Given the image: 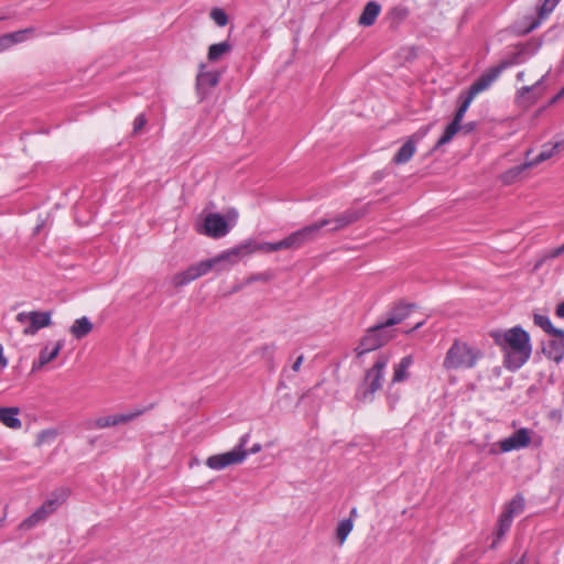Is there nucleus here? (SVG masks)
<instances>
[{
	"label": "nucleus",
	"instance_id": "f257e3e1",
	"mask_svg": "<svg viewBox=\"0 0 564 564\" xmlns=\"http://www.w3.org/2000/svg\"><path fill=\"white\" fill-rule=\"evenodd\" d=\"M490 337L505 354L503 365L508 370L520 369L530 358V335L520 326L507 330H492Z\"/></svg>",
	"mask_w": 564,
	"mask_h": 564
},
{
	"label": "nucleus",
	"instance_id": "f03ea898",
	"mask_svg": "<svg viewBox=\"0 0 564 564\" xmlns=\"http://www.w3.org/2000/svg\"><path fill=\"white\" fill-rule=\"evenodd\" d=\"M329 224L330 220H327V218L321 219L317 223L293 231L288 237L276 242H259L256 239H248L243 242L248 256L257 251L271 253L283 249L297 250L314 241L319 236L321 229Z\"/></svg>",
	"mask_w": 564,
	"mask_h": 564
},
{
	"label": "nucleus",
	"instance_id": "7ed1b4c3",
	"mask_svg": "<svg viewBox=\"0 0 564 564\" xmlns=\"http://www.w3.org/2000/svg\"><path fill=\"white\" fill-rule=\"evenodd\" d=\"M246 256H248V253L245 247V242H242L213 259L203 260L198 263L188 267L186 270L176 273L172 279V283L175 288H182L191 283L192 281L207 274L217 263L221 261H229L230 263H236L239 259Z\"/></svg>",
	"mask_w": 564,
	"mask_h": 564
},
{
	"label": "nucleus",
	"instance_id": "20e7f679",
	"mask_svg": "<svg viewBox=\"0 0 564 564\" xmlns=\"http://www.w3.org/2000/svg\"><path fill=\"white\" fill-rule=\"evenodd\" d=\"M484 357V352L466 341L455 339L443 360L446 370L471 369Z\"/></svg>",
	"mask_w": 564,
	"mask_h": 564
},
{
	"label": "nucleus",
	"instance_id": "39448f33",
	"mask_svg": "<svg viewBox=\"0 0 564 564\" xmlns=\"http://www.w3.org/2000/svg\"><path fill=\"white\" fill-rule=\"evenodd\" d=\"M389 362V356L380 355L373 366L368 369L365 377L356 391L357 400L361 402H371L375 394L382 388L384 380V370Z\"/></svg>",
	"mask_w": 564,
	"mask_h": 564
},
{
	"label": "nucleus",
	"instance_id": "423d86ee",
	"mask_svg": "<svg viewBox=\"0 0 564 564\" xmlns=\"http://www.w3.org/2000/svg\"><path fill=\"white\" fill-rule=\"evenodd\" d=\"M250 434H243L239 443L229 452L212 455L206 459V466L214 470H221L230 465L242 463L248 454H257L261 451L262 446L256 443L249 451L245 449L249 441Z\"/></svg>",
	"mask_w": 564,
	"mask_h": 564
},
{
	"label": "nucleus",
	"instance_id": "0eeeda50",
	"mask_svg": "<svg viewBox=\"0 0 564 564\" xmlns=\"http://www.w3.org/2000/svg\"><path fill=\"white\" fill-rule=\"evenodd\" d=\"M394 329H387L380 323L369 327L355 349L357 357L381 348L394 338Z\"/></svg>",
	"mask_w": 564,
	"mask_h": 564
},
{
	"label": "nucleus",
	"instance_id": "6e6552de",
	"mask_svg": "<svg viewBox=\"0 0 564 564\" xmlns=\"http://www.w3.org/2000/svg\"><path fill=\"white\" fill-rule=\"evenodd\" d=\"M17 321L21 324H30L23 329L24 335H34L41 328L48 327L52 324L51 312H21L17 315Z\"/></svg>",
	"mask_w": 564,
	"mask_h": 564
},
{
	"label": "nucleus",
	"instance_id": "1a4fd4ad",
	"mask_svg": "<svg viewBox=\"0 0 564 564\" xmlns=\"http://www.w3.org/2000/svg\"><path fill=\"white\" fill-rule=\"evenodd\" d=\"M230 230V226L220 214L210 213L205 217L203 232L212 238H221Z\"/></svg>",
	"mask_w": 564,
	"mask_h": 564
},
{
	"label": "nucleus",
	"instance_id": "9d476101",
	"mask_svg": "<svg viewBox=\"0 0 564 564\" xmlns=\"http://www.w3.org/2000/svg\"><path fill=\"white\" fill-rule=\"evenodd\" d=\"M414 307V304L398 302L387 313V317L379 323L384 328L392 329L393 326L401 324L405 318H408Z\"/></svg>",
	"mask_w": 564,
	"mask_h": 564
},
{
	"label": "nucleus",
	"instance_id": "9b49d317",
	"mask_svg": "<svg viewBox=\"0 0 564 564\" xmlns=\"http://www.w3.org/2000/svg\"><path fill=\"white\" fill-rule=\"evenodd\" d=\"M531 443L530 430L522 427L516 431L512 435L499 442L500 449L505 453L517 451L529 446Z\"/></svg>",
	"mask_w": 564,
	"mask_h": 564
},
{
	"label": "nucleus",
	"instance_id": "f8f14e48",
	"mask_svg": "<svg viewBox=\"0 0 564 564\" xmlns=\"http://www.w3.org/2000/svg\"><path fill=\"white\" fill-rule=\"evenodd\" d=\"M501 73L496 66L490 67L484 72L468 88L467 94L475 98L478 94L488 89L494 82H496Z\"/></svg>",
	"mask_w": 564,
	"mask_h": 564
},
{
	"label": "nucleus",
	"instance_id": "ddd939ff",
	"mask_svg": "<svg viewBox=\"0 0 564 564\" xmlns=\"http://www.w3.org/2000/svg\"><path fill=\"white\" fill-rule=\"evenodd\" d=\"M205 67L206 65L202 63L196 76V87L202 94H207L210 88L216 87L220 79V74L218 72H207L205 70Z\"/></svg>",
	"mask_w": 564,
	"mask_h": 564
},
{
	"label": "nucleus",
	"instance_id": "4468645a",
	"mask_svg": "<svg viewBox=\"0 0 564 564\" xmlns=\"http://www.w3.org/2000/svg\"><path fill=\"white\" fill-rule=\"evenodd\" d=\"M365 209H357V208H348L343 214L338 215L337 217L329 219L330 224L334 225L329 231H338L355 221L359 220L365 215Z\"/></svg>",
	"mask_w": 564,
	"mask_h": 564
},
{
	"label": "nucleus",
	"instance_id": "2eb2a0df",
	"mask_svg": "<svg viewBox=\"0 0 564 564\" xmlns=\"http://www.w3.org/2000/svg\"><path fill=\"white\" fill-rule=\"evenodd\" d=\"M564 150V138L543 144L541 152L531 161H528L524 166H534L543 161H546Z\"/></svg>",
	"mask_w": 564,
	"mask_h": 564
},
{
	"label": "nucleus",
	"instance_id": "dca6fc26",
	"mask_svg": "<svg viewBox=\"0 0 564 564\" xmlns=\"http://www.w3.org/2000/svg\"><path fill=\"white\" fill-rule=\"evenodd\" d=\"M542 351L547 359L560 364L564 359V338L549 339L543 343Z\"/></svg>",
	"mask_w": 564,
	"mask_h": 564
},
{
	"label": "nucleus",
	"instance_id": "f3484780",
	"mask_svg": "<svg viewBox=\"0 0 564 564\" xmlns=\"http://www.w3.org/2000/svg\"><path fill=\"white\" fill-rule=\"evenodd\" d=\"M70 495V490L66 487H59L53 490L47 499L42 503V507L52 514L57 510V508L66 501L68 496Z\"/></svg>",
	"mask_w": 564,
	"mask_h": 564
},
{
	"label": "nucleus",
	"instance_id": "a211bd4d",
	"mask_svg": "<svg viewBox=\"0 0 564 564\" xmlns=\"http://www.w3.org/2000/svg\"><path fill=\"white\" fill-rule=\"evenodd\" d=\"M380 11H381V6L377 1L367 2L359 19H358L359 25H362V26L373 25Z\"/></svg>",
	"mask_w": 564,
	"mask_h": 564
},
{
	"label": "nucleus",
	"instance_id": "6ab92c4d",
	"mask_svg": "<svg viewBox=\"0 0 564 564\" xmlns=\"http://www.w3.org/2000/svg\"><path fill=\"white\" fill-rule=\"evenodd\" d=\"M94 328L93 323L87 316L76 318L69 328V333L76 339L86 337Z\"/></svg>",
	"mask_w": 564,
	"mask_h": 564
},
{
	"label": "nucleus",
	"instance_id": "aec40b11",
	"mask_svg": "<svg viewBox=\"0 0 564 564\" xmlns=\"http://www.w3.org/2000/svg\"><path fill=\"white\" fill-rule=\"evenodd\" d=\"M63 346H64L63 340H58L52 349H48V347L45 346L40 351L37 361H35L33 364V369L41 368V367L45 366L46 364H48L50 361H52L53 359H55L58 356Z\"/></svg>",
	"mask_w": 564,
	"mask_h": 564
},
{
	"label": "nucleus",
	"instance_id": "412c9836",
	"mask_svg": "<svg viewBox=\"0 0 564 564\" xmlns=\"http://www.w3.org/2000/svg\"><path fill=\"white\" fill-rule=\"evenodd\" d=\"M19 408H0V422L10 429H20L21 420L18 417Z\"/></svg>",
	"mask_w": 564,
	"mask_h": 564
},
{
	"label": "nucleus",
	"instance_id": "4be33fe9",
	"mask_svg": "<svg viewBox=\"0 0 564 564\" xmlns=\"http://www.w3.org/2000/svg\"><path fill=\"white\" fill-rule=\"evenodd\" d=\"M416 151L414 137H411L395 153L392 161L395 164H404L411 160Z\"/></svg>",
	"mask_w": 564,
	"mask_h": 564
},
{
	"label": "nucleus",
	"instance_id": "5701e85b",
	"mask_svg": "<svg viewBox=\"0 0 564 564\" xmlns=\"http://www.w3.org/2000/svg\"><path fill=\"white\" fill-rule=\"evenodd\" d=\"M413 365V357L411 355L404 356L398 365L394 366V372L392 377L393 383H399L409 378V368Z\"/></svg>",
	"mask_w": 564,
	"mask_h": 564
},
{
	"label": "nucleus",
	"instance_id": "b1692460",
	"mask_svg": "<svg viewBox=\"0 0 564 564\" xmlns=\"http://www.w3.org/2000/svg\"><path fill=\"white\" fill-rule=\"evenodd\" d=\"M561 0H541V4L538 8V20H535L529 28V31L536 29L540 22L546 19L551 12L556 8Z\"/></svg>",
	"mask_w": 564,
	"mask_h": 564
},
{
	"label": "nucleus",
	"instance_id": "393cba45",
	"mask_svg": "<svg viewBox=\"0 0 564 564\" xmlns=\"http://www.w3.org/2000/svg\"><path fill=\"white\" fill-rule=\"evenodd\" d=\"M534 324L541 327L545 333L549 335H552L554 337H561L564 338V329L556 328L551 323L549 316L541 315V314H534L533 316Z\"/></svg>",
	"mask_w": 564,
	"mask_h": 564
},
{
	"label": "nucleus",
	"instance_id": "a878e982",
	"mask_svg": "<svg viewBox=\"0 0 564 564\" xmlns=\"http://www.w3.org/2000/svg\"><path fill=\"white\" fill-rule=\"evenodd\" d=\"M231 50H232V46L228 41L212 44L208 48L207 58L209 62H217L224 55L230 53Z\"/></svg>",
	"mask_w": 564,
	"mask_h": 564
},
{
	"label": "nucleus",
	"instance_id": "bb28decb",
	"mask_svg": "<svg viewBox=\"0 0 564 564\" xmlns=\"http://www.w3.org/2000/svg\"><path fill=\"white\" fill-rule=\"evenodd\" d=\"M482 554H484V551L480 547L475 546V545H468L462 552L456 564H460V563L475 564L480 560Z\"/></svg>",
	"mask_w": 564,
	"mask_h": 564
},
{
	"label": "nucleus",
	"instance_id": "cd10ccee",
	"mask_svg": "<svg viewBox=\"0 0 564 564\" xmlns=\"http://www.w3.org/2000/svg\"><path fill=\"white\" fill-rule=\"evenodd\" d=\"M48 516L50 513L41 506L32 514H30L26 519L22 521L21 528L24 530H30L40 522L46 520Z\"/></svg>",
	"mask_w": 564,
	"mask_h": 564
},
{
	"label": "nucleus",
	"instance_id": "c85d7f7f",
	"mask_svg": "<svg viewBox=\"0 0 564 564\" xmlns=\"http://www.w3.org/2000/svg\"><path fill=\"white\" fill-rule=\"evenodd\" d=\"M354 529V522L351 518L343 519L338 522L336 528V539L338 542V545H343L345 541L347 540L348 535Z\"/></svg>",
	"mask_w": 564,
	"mask_h": 564
},
{
	"label": "nucleus",
	"instance_id": "c756f323",
	"mask_svg": "<svg viewBox=\"0 0 564 564\" xmlns=\"http://www.w3.org/2000/svg\"><path fill=\"white\" fill-rule=\"evenodd\" d=\"M145 412V409H137L134 411H130L127 413L121 414H113L112 415V426H118L121 424H127L139 416H141Z\"/></svg>",
	"mask_w": 564,
	"mask_h": 564
},
{
	"label": "nucleus",
	"instance_id": "7c9ffc66",
	"mask_svg": "<svg viewBox=\"0 0 564 564\" xmlns=\"http://www.w3.org/2000/svg\"><path fill=\"white\" fill-rule=\"evenodd\" d=\"M524 505L525 501L523 496L518 494L508 503L506 510L502 513L510 514V518L513 519L514 516L520 514L524 510Z\"/></svg>",
	"mask_w": 564,
	"mask_h": 564
},
{
	"label": "nucleus",
	"instance_id": "2f4dec72",
	"mask_svg": "<svg viewBox=\"0 0 564 564\" xmlns=\"http://www.w3.org/2000/svg\"><path fill=\"white\" fill-rule=\"evenodd\" d=\"M459 130L460 123L452 120V122L445 128L442 137L437 140L435 148H440L448 143Z\"/></svg>",
	"mask_w": 564,
	"mask_h": 564
},
{
	"label": "nucleus",
	"instance_id": "473e14b6",
	"mask_svg": "<svg viewBox=\"0 0 564 564\" xmlns=\"http://www.w3.org/2000/svg\"><path fill=\"white\" fill-rule=\"evenodd\" d=\"M522 56H523V50L516 51V52L511 53V55L507 59L501 61L498 65H495V66L499 69L500 73H502L507 68L522 63L523 62Z\"/></svg>",
	"mask_w": 564,
	"mask_h": 564
},
{
	"label": "nucleus",
	"instance_id": "72a5a7b5",
	"mask_svg": "<svg viewBox=\"0 0 564 564\" xmlns=\"http://www.w3.org/2000/svg\"><path fill=\"white\" fill-rule=\"evenodd\" d=\"M462 98H463V100H462L460 105L458 106V108L456 109V112L453 118V120L458 123H460L463 121L465 113L474 99L467 93L464 97L462 96Z\"/></svg>",
	"mask_w": 564,
	"mask_h": 564
},
{
	"label": "nucleus",
	"instance_id": "f704fd0d",
	"mask_svg": "<svg viewBox=\"0 0 564 564\" xmlns=\"http://www.w3.org/2000/svg\"><path fill=\"white\" fill-rule=\"evenodd\" d=\"M86 427L89 430L112 427V415L100 416L96 420L87 421Z\"/></svg>",
	"mask_w": 564,
	"mask_h": 564
},
{
	"label": "nucleus",
	"instance_id": "c9c22d12",
	"mask_svg": "<svg viewBox=\"0 0 564 564\" xmlns=\"http://www.w3.org/2000/svg\"><path fill=\"white\" fill-rule=\"evenodd\" d=\"M513 519L510 514L501 513L498 520L497 539H501L510 529Z\"/></svg>",
	"mask_w": 564,
	"mask_h": 564
},
{
	"label": "nucleus",
	"instance_id": "e433bc0d",
	"mask_svg": "<svg viewBox=\"0 0 564 564\" xmlns=\"http://www.w3.org/2000/svg\"><path fill=\"white\" fill-rule=\"evenodd\" d=\"M57 437V431L54 429L43 430L37 434L36 446L53 442Z\"/></svg>",
	"mask_w": 564,
	"mask_h": 564
},
{
	"label": "nucleus",
	"instance_id": "4c0bfd02",
	"mask_svg": "<svg viewBox=\"0 0 564 564\" xmlns=\"http://www.w3.org/2000/svg\"><path fill=\"white\" fill-rule=\"evenodd\" d=\"M410 14V11L406 7L404 6H395L393 7L390 12H389V17L394 21V22H402L403 20H405Z\"/></svg>",
	"mask_w": 564,
	"mask_h": 564
},
{
	"label": "nucleus",
	"instance_id": "58836bf2",
	"mask_svg": "<svg viewBox=\"0 0 564 564\" xmlns=\"http://www.w3.org/2000/svg\"><path fill=\"white\" fill-rule=\"evenodd\" d=\"M210 18L214 20V22L218 26H225L228 23V15H227V13L223 9H220V8H214L210 11Z\"/></svg>",
	"mask_w": 564,
	"mask_h": 564
},
{
	"label": "nucleus",
	"instance_id": "ea45409f",
	"mask_svg": "<svg viewBox=\"0 0 564 564\" xmlns=\"http://www.w3.org/2000/svg\"><path fill=\"white\" fill-rule=\"evenodd\" d=\"M31 32L30 29L7 33L6 36L9 37V44L12 46L13 44L20 43L25 40L26 33Z\"/></svg>",
	"mask_w": 564,
	"mask_h": 564
},
{
	"label": "nucleus",
	"instance_id": "a19ab883",
	"mask_svg": "<svg viewBox=\"0 0 564 564\" xmlns=\"http://www.w3.org/2000/svg\"><path fill=\"white\" fill-rule=\"evenodd\" d=\"M272 279H273V274L270 271H265V272L256 273V274L248 276L246 280V284H250V283L258 282V281L269 282Z\"/></svg>",
	"mask_w": 564,
	"mask_h": 564
},
{
	"label": "nucleus",
	"instance_id": "79ce46f5",
	"mask_svg": "<svg viewBox=\"0 0 564 564\" xmlns=\"http://www.w3.org/2000/svg\"><path fill=\"white\" fill-rule=\"evenodd\" d=\"M147 123V119L144 117V115H139L137 116V118L134 119V122H133V132L137 133L139 132L143 127L144 124Z\"/></svg>",
	"mask_w": 564,
	"mask_h": 564
},
{
	"label": "nucleus",
	"instance_id": "37998d69",
	"mask_svg": "<svg viewBox=\"0 0 564 564\" xmlns=\"http://www.w3.org/2000/svg\"><path fill=\"white\" fill-rule=\"evenodd\" d=\"M476 128H477V123L475 121H470L465 124L460 123V130H463L464 133H466V134L473 132L474 130H476Z\"/></svg>",
	"mask_w": 564,
	"mask_h": 564
},
{
	"label": "nucleus",
	"instance_id": "c03bdc74",
	"mask_svg": "<svg viewBox=\"0 0 564 564\" xmlns=\"http://www.w3.org/2000/svg\"><path fill=\"white\" fill-rule=\"evenodd\" d=\"M563 253H564V243L557 248L552 249L549 253V258H557Z\"/></svg>",
	"mask_w": 564,
	"mask_h": 564
},
{
	"label": "nucleus",
	"instance_id": "a18cd8bd",
	"mask_svg": "<svg viewBox=\"0 0 564 564\" xmlns=\"http://www.w3.org/2000/svg\"><path fill=\"white\" fill-rule=\"evenodd\" d=\"M10 47L9 37L6 34L0 36V53Z\"/></svg>",
	"mask_w": 564,
	"mask_h": 564
},
{
	"label": "nucleus",
	"instance_id": "49530a36",
	"mask_svg": "<svg viewBox=\"0 0 564 564\" xmlns=\"http://www.w3.org/2000/svg\"><path fill=\"white\" fill-rule=\"evenodd\" d=\"M8 366V359L3 354V346L0 344V368L4 369Z\"/></svg>",
	"mask_w": 564,
	"mask_h": 564
},
{
	"label": "nucleus",
	"instance_id": "de8ad7c7",
	"mask_svg": "<svg viewBox=\"0 0 564 564\" xmlns=\"http://www.w3.org/2000/svg\"><path fill=\"white\" fill-rule=\"evenodd\" d=\"M555 315L558 318H564V301L556 305Z\"/></svg>",
	"mask_w": 564,
	"mask_h": 564
},
{
	"label": "nucleus",
	"instance_id": "09e8293b",
	"mask_svg": "<svg viewBox=\"0 0 564 564\" xmlns=\"http://www.w3.org/2000/svg\"><path fill=\"white\" fill-rule=\"evenodd\" d=\"M303 359H304V357H303V356H300V357H297V358H296V360H295V361H294V364L292 365V369H293V371H295V372H296V371H299V370H300L301 365H302V362H303Z\"/></svg>",
	"mask_w": 564,
	"mask_h": 564
},
{
	"label": "nucleus",
	"instance_id": "8fccbe9b",
	"mask_svg": "<svg viewBox=\"0 0 564 564\" xmlns=\"http://www.w3.org/2000/svg\"><path fill=\"white\" fill-rule=\"evenodd\" d=\"M534 87H535V85H533V86H523V87L519 90V95H520V96H523L524 94L530 93Z\"/></svg>",
	"mask_w": 564,
	"mask_h": 564
},
{
	"label": "nucleus",
	"instance_id": "3c124183",
	"mask_svg": "<svg viewBox=\"0 0 564 564\" xmlns=\"http://www.w3.org/2000/svg\"><path fill=\"white\" fill-rule=\"evenodd\" d=\"M564 96V87L553 97L552 101L555 102Z\"/></svg>",
	"mask_w": 564,
	"mask_h": 564
},
{
	"label": "nucleus",
	"instance_id": "603ef678",
	"mask_svg": "<svg viewBox=\"0 0 564 564\" xmlns=\"http://www.w3.org/2000/svg\"><path fill=\"white\" fill-rule=\"evenodd\" d=\"M357 517V509L352 508L349 513V518L354 521V519Z\"/></svg>",
	"mask_w": 564,
	"mask_h": 564
},
{
	"label": "nucleus",
	"instance_id": "864d4df0",
	"mask_svg": "<svg viewBox=\"0 0 564 564\" xmlns=\"http://www.w3.org/2000/svg\"><path fill=\"white\" fill-rule=\"evenodd\" d=\"M373 177H375L376 181H380L383 177V175H382L381 172H377V173L373 174Z\"/></svg>",
	"mask_w": 564,
	"mask_h": 564
},
{
	"label": "nucleus",
	"instance_id": "5fc2aeb1",
	"mask_svg": "<svg viewBox=\"0 0 564 564\" xmlns=\"http://www.w3.org/2000/svg\"><path fill=\"white\" fill-rule=\"evenodd\" d=\"M524 558H525V555L523 554L520 560H518L517 562L511 563V564H524Z\"/></svg>",
	"mask_w": 564,
	"mask_h": 564
},
{
	"label": "nucleus",
	"instance_id": "6e6d98bb",
	"mask_svg": "<svg viewBox=\"0 0 564 564\" xmlns=\"http://www.w3.org/2000/svg\"><path fill=\"white\" fill-rule=\"evenodd\" d=\"M523 78H524V73H523V72H519V73L517 74V79H518V80H523Z\"/></svg>",
	"mask_w": 564,
	"mask_h": 564
},
{
	"label": "nucleus",
	"instance_id": "4d7b16f0",
	"mask_svg": "<svg viewBox=\"0 0 564 564\" xmlns=\"http://www.w3.org/2000/svg\"><path fill=\"white\" fill-rule=\"evenodd\" d=\"M423 325L422 322L417 323L411 330L417 329Z\"/></svg>",
	"mask_w": 564,
	"mask_h": 564
},
{
	"label": "nucleus",
	"instance_id": "13d9d810",
	"mask_svg": "<svg viewBox=\"0 0 564 564\" xmlns=\"http://www.w3.org/2000/svg\"><path fill=\"white\" fill-rule=\"evenodd\" d=\"M543 80H544V77H541L540 80L535 84V86L539 85Z\"/></svg>",
	"mask_w": 564,
	"mask_h": 564
},
{
	"label": "nucleus",
	"instance_id": "bf43d9fd",
	"mask_svg": "<svg viewBox=\"0 0 564 564\" xmlns=\"http://www.w3.org/2000/svg\"><path fill=\"white\" fill-rule=\"evenodd\" d=\"M543 80H544V77H541L540 80L535 84V86L539 85Z\"/></svg>",
	"mask_w": 564,
	"mask_h": 564
}]
</instances>
